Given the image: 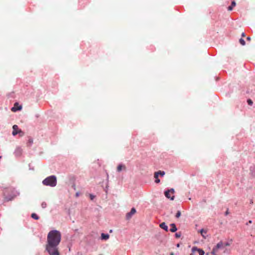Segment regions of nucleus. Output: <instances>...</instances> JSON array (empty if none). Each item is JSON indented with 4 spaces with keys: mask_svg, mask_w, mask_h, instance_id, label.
<instances>
[{
    "mask_svg": "<svg viewBox=\"0 0 255 255\" xmlns=\"http://www.w3.org/2000/svg\"><path fill=\"white\" fill-rule=\"evenodd\" d=\"M61 239V235L57 230H52L49 232L46 250L50 255H60L58 246Z\"/></svg>",
    "mask_w": 255,
    "mask_h": 255,
    "instance_id": "nucleus-1",
    "label": "nucleus"
},
{
    "mask_svg": "<svg viewBox=\"0 0 255 255\" xmlns=\"http://www.w3.org/2000/svg\"><path fill=\"white\" fill-rule=\"evenodd\" d=\"M42 183L44 185L54 187L57 184L56 177L54 175L50 176L45 178Z\"/></svg>",
    "mask_w": 255,
    "mask_h": 255,
    "instance_id": "nucleus-2",
    "label": "nucleus"
},
{
    "mask_svg": "<svg viewBox=\"0 0 255 255\" xmlns=\"http://www.w3.org/2000/svg\"><path fill=\"white\" fill-rule=\"evenodd\" d=\"M13 131L12 134L13 136L16 135L17 134L19 133L20 136H22L24 135V133L21 130H18L17 131H16V129H18V126L16 125H14L12 127Z\"/></svg>",
    "mask_w": 255,
    "mask_h": 255,
    "instance_id": "nucleus-3",
    "label": "nucleus"
},
{
    "mask_svg": "<svg viewBox=\"0 0 255 255\" xmlns=\"http://www.w3.org/2000/svg\"><path fill=\"white\" fill-rule=\"evenodd\" d=\"M223 247V243L222 242H220L213 249L211 254L213 255H217L216 254L218 252L219 249L222 248Z\"/></svg>",
    "mask_w": 255,
    "mask_h": 255,
    "instance_id": "nucleus-4",
    "label": "nucleus"
},
{
    "mask_svg": "<svg viewBox=\"0 0 255 255\" xmlns=\"http://www.w3.org/2000/svg\"><path fill=\"white\" fill-rule=\"evenodd\" d=\"M174 193V190L173 189H171L170 190H168L167 191H166L164 193L165 196L167 198L170 199V200H173L174 199V196H171V195L173 194Z\"/></svg>",
    "mask_w": 255,
    "mask_h": 255,
    "instance_id": "nucleus-5",
    "label": "nucleus"
},
{
    "mask_svg": "<svg viewBox=\"0 0 255 255\" xmlns=\"http://www.w3.org/2000/svg\"><path fill=\"white\" fill-rule=\"evenodd\" d=\"M22 109V106L19 105L18 103H15L14 104V106L11 108L12 112H16L17 111H20Z\"/></svg>",
    "mask_w": 255,
    "mask_h": 255,
    "instance_id": "nucleus-6",
    "label": "nucleus"
},
{
    "mask_svg": "<svg viewBox=\"0 0 255 255\" xmlns=\"http://www.w3.org/2000/svg\"><path fill=\"white\" fill-rule=\"evenodd\" d=\"M136 213V210L134 208H131L130 211L126 215L127 219L129 220L131 218L132 216Z\"/></svg>",
    "mask_w": 255,
    "mask_h": 255,
    "instance_id": "nucleus-7",
    "label": "nucleus"
},
{
    "mask_svg": "<svg viewBox=\"0 0 255 255\" xmlns=\"http://www.w3.org/2000/svg\"><path fill=\"white\" fill-rule=\"evenodd\" d=\"M192 251L193 253L197 251L198 252L200 255H204L205 253L202 249H198L196 247H193L192 249Z\"/></svg>",
    "mask_w": 255,
    "mask_h": 255,
    "instance_id": "nucleus-8",
    "label": "nucleus"
},
{
    "mask_svg": "<svg viewBox=\"0 0 255 255\" xmlns=\"http://www.w3.org/2000/svg\"><path fill=\"white\" fill-rule=\"evenodd\" d=\"M165 175V172L163 171H158L157 172H155L154 174V177L155 178H157V177H158L159 175H160L161 176H163Z\"/></svg>",
    "mask_w": 255,
    "mask_h": 255,
    "instance_id": "nucleus-9",
    "label": "nucleus"
},
{
    "mask_svg": "<svg viewBox=\"0 0 255 255\" xmlns=\"http://www.w3.org/2000/svg\"><path fill=\"white\" fill-rule=\"evenodd\" d=\"M22 149L20 147H17L15 151V154L16 156H20L22 154Z\"/></svg>",
    "mask_w": 255,
    "mask_h": 255,
    "instance_id": "nucleus-10",
    "label": "nucleus"
},
{
    "mask_svg": "<svg viewBox=\"0 0 255 255\" xmlns=\"http://www.w3.org/2000/svg\"><path fill=\"white\" fill-rule=\"evenodd\" d=\"M160 227L166 231H168V226L164 222L161 223L159 225Z\"/></svg>",
    "mask_w": 255,
    "mask_h": 255,
    "instance_id": "nucleus-11",
    "label": "nucleus"
},
{
    "mask_svg": "<svg viewBox=\"0 0 255 255\" xmlns=\"http://www.w3.org/2000/svg\"><path fill=\"white\" fill-rule=\"evenodd\" d=\"M126 167L125 165H123V164H120L117 167V171L118 172L121 171L122 170H123V169L126 170Z\"/></svg>",
    "mask_w": 255,
    "mask_h": 255,
    "instance_id": "nucleus-12",
    "label": "nucleus"
},
{
    "mask_svg": "<svg viewBox=\"0 0 255 255\" xmlns=\"http://www.w3.org/2000/svg\"><path fill=\"white\" fill-rule=\"evenodd\" d=\"M170 226L171 227V228L170 229V231L171 232H175L177 231V229L175 225V224H171Z\"/></svg>",
    "mask_w": 255,
    "mask_h": 255,
    "instance_id": "nucleus-13",
    "label": "nucleus"
},
{
    "mask_svg": "<svg viewBox=\"0 0 255 255\" xmlns=\"http://www.w3.org/2000/svg\"><path fill=\"white\" fill-rule=\"evenodd\" d=\"M110 236L108 234H105L104 233H102L101 234V238L103 240H107L109 239Z\"/></svg>",
    "mask_w": 255,
    "mask_h": 255,
    "instance_id": "nucleus-14",
    "label": "nucleus"
},
{
    "mask_svg": "<svg viewBox=\"0 0 255 255\" xmlns=\"http://www.w3.org/2000/svg\"><path fill=\"white\" fill-rule=\"evenodd\" d=\"M236 5V3L235 1L232 2L231 5L228 7V10H232L234 6Z\"/></svg>",
    "mask_w": 255,
    "mask_h": 255,
    "instance_id": "nucleus-15",
    "label": "nucleus"
},
{
    "mask_svg": "<svg viewBox=\"0 0 255 255\" xmlns=\"http://www.w3.org/2000/svg\"><path fill=\"white\" fill-rule=\"evenodd\" d=\"M200 233L202 236L204 238L206 239L205 234L207 233V231L204 230L203 229L200 230Z\"/></svg>",
    "mask_w": 255,
    "mask_h": 255,
    "instance_id": "nucleus-16",
    "label": "nucleus"
},
{
    "mask_svg": "<svg viewBox=\"0 0 255 255\" xmlns=\"http://www.w3.org/2000/svg\"><path fill=\"white\" fill-rule=\"evenodd\" d=\"M31 217L35 220H38L39 219V216L35 213H32L31 214Z\"/></svg>",
    "mask_w": 255,
    "mask_h": 255,
    "instance_id": "nucleus-17",
    "label": "nucleus"
},
{
    "mask_svg": "<svg viewBox=\"0 0 255 255\" xmlns=\"http://www.w3.org/2000/svg\"><path fill=\"white\" fill-rule=\"evenodd\" d=\"M33 143V139L31 137H29L28 140V142H27V146H31V145Z\"/></svg>",
    "mask_w": 255,
    "mask_h": 255,
    "instance_id": "nucleus-18",
    "label": "nucleus"
},
{
    "mask_svg": "<svg viewBox=\"0 0 255 255\" xmlns=\"http://www.w3.org/2000/svg\"><path fill=\"white\" fill-rule=\"evenodd\" d=\"M240 43L242 45H245V40L242 39V38H241L240 39Z\"/></svg>",
    "mask_w": 255,
    "mask_h": 255,
    "instance_id": "nucleus-19",
    "label": "nucleus"
},
{
    "mask_svg": "<svg viewBox=\"0 0 255 255\" xmlns=\"http://www.w3.org/2000/svg\"><path fill=\"white\" fill-rule=\"evenodd\" d=\"M47 206V204L46 203V202H43L41 204V207L42 208H45Z\"/></svg>",
    "mask_w": 255,
    "mask_h": 255,
    "instance_id": "nucleus-20",
    "label": "nucleus"
},
{
    "mask_svg": "<svg viewBox=\"0 0 255 255\" xmlns=\"http://www.w3.org/2000/svg\"><path fill=\"white\" fill-rule=\"evenodd\" d=\"M247 102L249 105L252 106L253 104V102L251 99H248Z\"/></svg>",
    "mask_w": 255,
    "mask_h": 255,
    "instance_id": "nucleus-21",
    "label": "nucleus"
},
{
    "mask_svg": "<svg viewBox=\"0 0 255 255\" xmlns=\"http://www.w3.org/2000/svg\"><path fill=\"white\" fill-rule=\"evenodd\" d=\"M180 216H181V212L179 211H178L177 212L175 216L176 218H179Z\"/></svg>",
    "mask_w": 255,
    "mask_h": 255,
    "instance_id": "nucleus-22",
    "label": "nucleus"
},
{
    "mask_svg": "<svg viewBox=\"0 0 255 255\" xmlns=\"http://www.w3.org/2000/svg\"><path fill=\"white\" fill-rule=\"evenodd\" d=\"M160 182V179H158V177H157V178H155V182L156 183H159Z\"/></svg>",
    "mask_w": 255,
    "mask_h": 255,
    "instance_id": "nucleus-23",
    "label": "nucleus"
},
{
    "mask_svg": "<svg viewBox=\"0 0 255 255\" xmlns=\"http://www.w3.org/2000/svg\"><path fill=\"white\" fill-rule=\"evenodd\" d=\"M90 196L91 200H93L95 198V196L92 194H90Z\"/></svg>",
    "mask_w": 255,
    "mask_h": 255,
    "instance_id": "nucleus-24",
    "label": "nucleus"
},
{
    "mask_svg": "<svg viewBox=\"0 0 255 255\" xmlns=\"http://www.w3.org/2000/svg\"><path fill=\"white\" fill-rule=\"evenodd\" d=\"M175 236L177 238H179L180 237V234L176 233Z\"/></svg>",
    "mask_w": 255,
    "mask_h": 255,
    "instance_id": "nucleus-25",
    "label": "nucleus"
},
{
    "mask_svg": "<svg viewBox=\"0 0 255 255\" xmlns=\"http://www.w3.org/2000/svg\"><path fill=\"white\" fill-rule=\"evenodd\" d=\"M230 246V244L229 243H227L225 244V246Z\"/></svg>",
    "mask_w": 255,
    "mask_h": 255,
    "instance_id": "nucleus-26",
    "label": "nucleus"
},
{
    "mask_svg": "<svg viewBox=\"0 0 255 255\" xmlns=\"http://www.w3.org/2000/svg\"><path fill=\"white\" fill-rule=\"evenodd\" d=\"M228 214H229V211H228V210H227V211L226 212V213H225V215H228Z\"/></svg>",
    "mask_w": 255,
    "mask_h": 255,
    "instance_id": "nucleus-27",
    "label": "nucleus"
},
{
    "mask_svg": "<svg viewBox=\"0 0 255 255\" xmlns=\"http://www.w3.org/2000/svg\"><path fill=\"white\" fill-rule=\"evenodd\" d=\"M242 36L243 37L245 36V33H244V32H243V33H242Z\"/></svg>",
    "mask_w": 255,
    "mask_h": 255,
    "instance_id": "nucleus-28",
    "label": "nucleus"
},
{
    "mask_svg": "<svg viewBox=\"0 0 255 255\" xmlns=\"http://www.w3.org/2000/svg\"><path fill=\"white\" fill-rule=\"evenodd\" d=\"M247 40H251V38L250 37H247Z\"/></svg>",
    "mask_w": 255,
    "mask_h": 255,
    "instance_id": "nucleus-29",
    "label": "nucleus"
},
{
    "mask_svg": "<svg viewBox=\"0 0 255 255\" xmlns=\"http://www.w3.org/2000/svg\"><path fill=\"white\" fill-rule=\"evenodd\" d=\"M170 255H174V254L173 253H171Z\"/></svg>",
    "mask_w": 255,
    "mask_h": 255,
    "instance_id": "nucleus-30",
    "label": "nucleus"
},
{
    "mask_svg": "<svg viewBox=\"0 0 255 255\" xmlns=\"http://www.w3.org/2000/svg\"><path fill=\"white\" fill-rule=\"evenodd\" d=\"M177 247H179V244H177Z\"/></svg>",
    "mask_w": 255,
    "mask_h": 255,
    "instance_id": "nucleus-31",
    "label": "nucleus"
},
{
    "mask_svg": "<svg viewBox=\"0 0 255 255\" xmlns=\"http://www.w3.org/2000/svg\"><path fill=\"white\" fill-rule=\"evenodd\" d=\"M18 130H20V129L18 128V129H16V131H17Z\"/></svg>",
    "mask_w": 255,
    "mask_h": 255,
    "instance_id": "nucleus-32",
    "label": "nucleus"
},
{
    "mask_svg": "<svg viewBox=\"0 0 255 255\" xmlns=\"http://www.w3.org/2000/svg\"><path fill=\"white\" fill-rule=\"evenodd\" d=\"M249 223H252V221H249Z\"/></svg>",
    "mask_w": 255,
    "mask_h": 255,
    "instance_id": "nucleus-33",
    "label": "nucleus"
}]
</instances>
